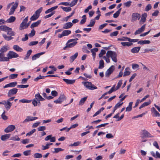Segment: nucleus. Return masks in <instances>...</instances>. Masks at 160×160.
Here are the masks:
<instances>
[{"instance_id":"obj_1","label":"nucleus","mask_w":160,"mask_h":160,"mask_svg":"<svg viewBox=\"0 0 160 160\" xmlns=\"http://www.w3.org/2000/svg\"><path fill=\"white\" fill-rule=\"evenodd\" d=\"M7 34L8 35H9V36H8L6 34H3L2 36L4 39L7 41H10L13 38L12 37V36H14L15 35V32L12 31V29L11 28H9V29H8V30L7 31Z\"/></svg>"},{"instance_id":"obj_2","label":"nucleus","mask_w":160,"mask_h":160,"mask_svg":"<svg viewBox=\"0 0 160 160\" xmlns=\"http://www.w3.org/2000/svg\"><path fill=\"white\" fill-rule=\"evenodd\" d=\"M106 56L107 57L111 58L114 62H117V54L115 52L111 50L108 51L106 53Z\"/></svg>"},{"instance_id":"obj_3","label":"nucleus","mask_w":160,"mask_h":160,"mask_svg":"<svg viewBox=\"0 0 160 160\" xmlns=\"http://www.w3.org/2000/svg\"><path fill=\"white\" fill-rule=\"evenodd\" d=\"M82 83L89 90H92L97 89V87L94 85L92 84V83L91 82H82Z\"/></svg>"},{"instance_id":"obj_4","label":"nucleus","mask_w":160,"mask_h":160,"mask_svg":"<svg viewBox=\"0 0 160 160\" xmlns=\"http://www.w3.org/2000/svg\"><path fill=\"white\" fill-rule=\"evenodd\" d=\"M154 136L152 135L148 132L145 130L142 131L140 137L142 139H144L145 138H153Z\"/></svg>"},{"instance_id":"obj_5","label":"nucleus","mask_w":160,"mask_h":160,"mask_svg":"<svg viewBox=\"0 0 160 160\" xmlns=\"http://www.w3.org/2000/svg\"><path fill=\"white\" fill-rule=\"evenodd\" d=\"M131 21L132 22L136 21L137 20H139L141 17L140 14L137 12L132 13L131 16Z\"/></svg>"},{"instance_id":"obj_6","label":"nucleus","mask_w":160,"mask_h":160,"mask_svg":"<svg viewBox=\"0 0 160 160\" xmlns=\"http://www.w3.org/2000/svg\"><path fill=\"white\" fill-rule=\"evenodd\" d=\"M7 58H8V61L10 59L18 58L19 56L16 53L12 51H9L7 54Z\"/></svg>"},{"instance_id":"obj_7","label":"nucleus","mask_w":160,"mask_h":160,"mask_svg":"<svg viewBox=\"0 0 160 160\" xmlns=\"http://www.w3.org/2000/svg\"><path fill=\"white\" fill-rule=\"evenodd\" d=\"M115 69V66L112 65L106 72L105 73V76L106 77H109L110 74L112 73Z\"/></svg>"},{"instance_id":"obj_8","label":"nucleus","mask_w":160,"mask_h":160,"mask_svg":"<svg viewBox=\"0 0 160 160\" xmlns=\"http://www.w3.org/2000/svg\"><path fill=\"white\" fill-rule=\"evenodd\" d=\"M18 3L17 2H16L12 6L11 8L10 9V11L9 13V15L13 14L15 9L17 8Z\"/></svg>"},{"instance_id":"obj_9","label":"nucleus","mask_w":160,"mask_h":160,"mask_svg":"<svg viewBox=\"0 0 160 160\" xmlns=\"http://www.w3.org/2000/svg\"><path fill=\"white\" fill-rule=\"evenodd\" d=\"M18 89L16 88H13L10 90L8 92V96L10 97L12 96L15 95L18 92Z\"/></svg>"},{"instance_id":"obj_10","label":"nucleus","mask_w":160,"mask_h":160,"mask_svg":"<svg viewBox=\"0 0 160 160\" xmlns=\"http://www.w3.org/2000/svg\"><path fill=\"white\" fill-rule=\"evenodd\" d=\"M15 129V127L14 125H10L4 129V132L6 133H8L13 131Z\"/></svg>"},{"instance_id":"obj_11","label":"nucleus","mask_w":160,"mask_h":160,"mask_svg":"<svg viewBox=\"0 0 160 160\" xmlns=\"http://www.w3.org/2000/svg\"><path fill=\"white\" fill-rule=\"evenodd\" d=\"M146 25V24H144L141 28L136 30L134 33V34L136 35L137 34H140L143 32L144 31Z\"/></svg>"},{"instance_id":"obj_12","label":"nucleus","mask_w":160,"mask_h":160,"mask_svg":"<svg viewBox=\"0 0 160 160\" xmlns=\"http://www.w3.org/2000/svg\"><path fill=\"white\" fill-rule=\"evenodd\" d=\"M147 15L146 13H144L142 15L141 18L139 22V24L140 25L143 24L146 22V18Z\"/></svg>"},{"instance_id":"obj_13","label":"nucleus","mask_w":160,"mask_h":160,"mask_svg":"<svg viewBox=\"0 0 160 160\" xmlns=\"http://www.w3.org/2000/svg\"><path fill=\"white\" fill-rule=\"evenodd\" d=\"M3 103H4V104H3L5 105V108L7 110H8L10 108L12 105V104L11 102L7 100L6 102L5 101H4L3 102Z\"/></svg>"},{"instance_id":"obj_14","label":"nucleus","mask_w":160,"mask_h":160,"mask_svg":"<svg viewBox=\"0 0 160 160\" xmlns=\"http://www.w3.org/2000/svg\"><path fill=\"white\" fill-rule=\"evenodd\" d=\"M151 111L152 113H153L152 115L153 117H160V114L156 110L155 108L152 107L151 108Z\"/></svg>"},{"instance_id":"obj_15","label":"nucleus","mask_w":160,"mask_h":160,"mask_svg":"<svg viewBox=\"0 0 160 160\" xmlns=\"http://www.w3.org/2000/svg\"><path fill=\"white\" fill-rule=\"evenodd\" d=\"M5 54L2 53H0V62L8 61V58L7 57H5Z\"/></svg>"},{"instance_id":"obj_16","label":"nucleus","mask_w":160,"mask_h":160,"mask_svg":"<svg viewBox=\"0 0 160 160\" xmlns=\"http://www.w3.org/2000/svg\"><path fill=\"white\" fill-rule=\"evenodd\" d=\"M28 17L27 16L25 18L23 21L21 23L20 26V29L21 30L23 29V27L25 26L26 23L28 21Z\"/></svg>"},{"instance_id":"obj_17","label":"nucleus","mask_w":160,"mask_h":160,"mask_svg":"<svg viewBox=\"0 0 160 160\" xmlns=\"http://www.w3.org/2000/svg\"><path fill=\"white\" fill-rule=\"evenodd\" d=\"M45 52H42L40 53H38L32 56V60L34 61L36 60L37 58H39L40 56L45 53Z\"/></svg>"},{"instance_id":"obj_18","label":"nucleus","mask_w":160,"mask_h":160,"mask_svg":"<svg viewBox=\"0 0 160 160\" xmlns=\"http://www.w3.org/2000/svg\"><path fill=\"white\" fill-rule=\"evenodd\" d=\"M17 82H12L4 86L3 88H6L8 87H14L17 85Z\"/></svg>"},{"instance_id":"obj_19","label":"nucleus","mask_w":160,"mask_h":160,"mask_svg":"<svg viewBox=\"0 0 160 160\" xmlns=\"http://www.w3.org/2000/svg\"><path fill=\"white\" fill-rule=\"evenodd\" d=\"M73 25L72 23L70 22L65 23L63 26V28L64 29H67L70 28Z\"/></svg>"},{"instance_id":"obj_20","label":"nucleus","mask_w":160,"mask_h":160,"mask_svg":"<svg viewBox=\"0 0 160 160\" xmlns=\"http://www.w3.org/2000/svg\"><path fill=\"white\" fill-rule=\"evenodd\" d=\"M11 136L10 134H7L1 136V138L2 140L3 141H6L7 139L9 138Z\"/></svg>"},{"instance_id":"obj_21","label":"nucleus","mask_w":160,"mask_h":160,"mask_svg":"<svg viewBox=\"0 0 160 160\" xmlns=\"http://www.w3.org/2000/svg\"><path fill=\"white\" fill-rule=\"evenodd\" d=\"M150 153L152 156L156 158H160V153L158 151H156V154L153 151H151Z\"/></svg>"},{"instance_id":"obj_22","label":"nucleus","mask_w":160,"mask_h":160,"mask_svg":"<svg viewBox=\"0 0 160 160\" xmlns=\"http://www.w3.org/2000/svg\"><path fill=\"white\" fill-rule=\"evenodd\" d=\"M63 80L67 84H72L74 83L75 81V80H70L63 78Z\"/></svg>"},{"instance_id":"obj_23","label":"nucleus","mask_w":160,"mask_h":160,"mask_svg":"<svg viewBox=\"0 0 160 160\" xmlns=\"http://www.w3.org/2000/svg\"><path fill=\"white\" fill-rule=\"evenodd\" d=\"M140 48V47L133 48L131 50V52L133 53H137L139 51Z\"/></svg>"},{"instance_id":"obj_24","label":"nucleus","mask_w":160,"mask_h":160,"mask_svg":"<svg viewBox=\"0 0 160 160\" xmlns=\"http://www.w3.org/2000/svg\"><path fill=\"white\" fill-rule=\"evenodd\" d=\"M41 22V20H39L37 21L36 22H35L33 23L31 25L30 28H32L34 27L38 26V25H39V24H40Z\"/></svg>"},{"instance_id":"obj_25","label":"nucleus","mask_w":160,"mask_h":160,"mask_svg":"<svg viewBox=\"0 0 160 160\" xmlns=\"http://www.w3.org/2000/svg\"><path fill=\"white\" fill-rule=\"evenodd\" d=\"M13 48L14 50L18 52H21L23 51V49L18 45H13Z\"/></svg>"},{"instance_id":"obj_26","label":"nucleus","mask_w":160,"mask_h":160,"mask_svg":"<svg viewBox=\"0 0 160 160\" xmlns=\"http://www.w3.org/2000/svg\"><path fill=\"white\" fill-rule=\"evenodd\" d=\"M98 48H95L91 49V51L92 53V55L93 59H95L96 57V52L98 51Z\"/></svg>"},{"instance_id":"obj_27","label":"nucleus","mask_w":160,"mask_h":160,"mask_svg":"<svg viewBox=\"0 0 160 160\" xmlns=\"http://www.w3.org/2000/svg\"><path fill=\"white\" fill-rule=\"evenodd\" d=\"M16 18L15 17L12 16L7 20L6 22L8 23H11L14 22Z\"/></svg>"},{"instance_id":"obj_28","label":"nucleus","mask_w":160,"mask_h":160,"mask_svg":"<svg viewBox=\"0 0 160 160\" xmlns=\"http://www.w3.org/2000/svg\"><path fill=\"white\" fill-rule=\"evenodd\" d=\"M151 43V42L149 40H141L138 42V44H149Z\"/></svg>"},{"instance_id":"obj_29","label":"nucleus","mask_w":160,"mask_h":160,"mask_svg":"<svg viewBox=\"0 0 160 160\" xmlns=\"http://www.w3.org/2000/svg\"><path fill=\"white\" fill-rule=\"evenodd\" d=\"M58 6H54V7H52L51 8H49V9H48V10H46L45 12V13L47 14L48 13L50 12H52V11L54 10H55L56 9H57L58 8Z\"/></svg>"},{"instance_id":"obj_30","label":"nucleus","mask_w":160,"mask_h":160,"mask_svg":"<svg viewBox=\"0 0 160 160\" xmlns=\"http://www.w3.org/2000/svg\"><path fill=\"white\" fill-rule=\"evenodd\" d=\"M78 55V52H76L74 55L71 56L70 57V62H72L75 59L77 58Z\"/></svg>"},{"instance_id":"obj_31","label":"nucleus","mask_w":160,"mask_h":160,"mask_svg":"<svg viewBox=\"0 0 160 160\" xmlns=\"http://www.w3.org/2000/svg\"><path fill=\"white\" fill-rule=\"evenodd\" d=\"M32 52V50L30 49L29 50L27 53V54L26 56L24 58V59L25 60L28 59L29 58V56L31 54Z\"/></svg>"},{"instance_id":"obj_32","label":"nucleus","mask_w":160,"mask_h":160,"mask_svg":"<svg viewBox=\"0 0 160 160\" xmlns=\"http://www.w3.org/2000/svg\"><path fill=\"white\" fill-rule=\"evenodd\" d=\"M8 46H4L0 49V52L1 53H4V52H6L8 50Z\"/></svg>"},{"instance_id":"obj_33","label":"nucleus","mask_w":160,"mask_h":160,"mask_svg":"<svg viewBox=\"0 0 160 160\" xmlns=\"http://www.w3.org/2000/svg\"><path fill=\"white\" fill-rule=\"evenodd\" d=\"M8 29H9V28L5 25L0 26V30L7 32Z\"/></svg>"},{"instance_id":"obj_34","label":"nucleus","mask_w":160,"mask_h":160,"mask_svg":"<svg viewBox=\"0 0 160 160\" xmlns=\"http://www.w3.org/2000/svg\"><path fill=\"white\" fill-rule=\"evenodd\" d=\"M99 69H102L104 67V63L103 60H100L99 61Z\"/></svg>"},{"instance_id":"obj_35","label":"nucleus","mask_w":160,"mask_h":160,"mask_svg":"<svg viewBox=\"0 0 160 160\" xmlns=\"http://www.w3.org/2000/svg\"><path fill=\"white\" fill-rule=\"evenodd\" d=\"M61 8L64 11L66 12H70L71 11L72 9L70 7H65L61 6Z\"/></svg>"},{"instance_id":"obj_36","label":"nucleus","mask_w":160,"mask_h":160,"mask_svg":"<svg viewBox=\"0 0 160 160\" xmlns=\"http://www.w3.org/2000/svg\"><path fill=\"white\" fill-rule=\"evenodd\" d=\"M121 44L124 46H130L132 45V43L128 42H121Z\"/></svg>"},{"instance_id":"obj_37","label":"nucleus","mask_w":160,"mask_h":160,"mask_svg":"<svg viewBox=\"0 0 160 160\" xmlns=\"http://www.w3.org/2000/svg\"><path fill=\"white\" fill-rule=\"evenodd\" d=\"M87 97H85L83 98H82L79 102V105H82L86 101Z\"/></svg>"},{"instance_id":"obj_38","label":"nucleus","mask_w":160,"mask_h":160,"mask_svg":"<svg viewBox=\"0 0 160 160\" xmlns=\"http://www.w3.org/2000/svg\"><path fill=\"white\" fill-rule=\"evenodd\" d=\"M42 8L41 7L39 9L36 10L34 14L39 17L40 13L42 12Z\"/></svg>"},{"instance_id":"obj_39","label":"nucleus","mask_w":160,"mask_h":160,"mask_svg":"<svg viewBox=\"0 0 160 160\" xmlns=\"http://www.w3.org/2000/svg\"><path fill=\"white\" fill-rule=\"evenodd\" d=\"M46 77V76H42L41 75H40L38 77L34 79V81L37 82L39 79H44Z\"/></svg>"},{"instance_id":"obj_40","label":"nucleus","mask_w":160,"mask_h":160,"mask_svg":"<svg viewBox=\"0 0 160 160\" xmlns=\"http://www.w3.org/2000/svg\"><path fill=\"white\" fill-rule=\"evenodd\" d=\"M71 32V31L69 30H64L62 32L64 36H68Z\"/></svg>"},{"instance_id":"obj_41","label":"nucleus","mask_w":160,"mask_h":160,"mask_svg":"<svg viewBox=\"0 0 160 160\" xmlns=\"http://www.w3.org/2000/svg\"><path fill=\"white\" fill-rule=\"evenodd\" d=\"M121 8H120L117 12L115 13L113 15V17L114 18H117L119 15L120 12Z\"/></svg>"},{"instance_id":"obj_42","label":"nucleus","mask_w":160,"mask_h":160,"mask_svg":"<svg viewBox=\"0 0 160 160\" xmlns=\"http://www.w3.org/2000/svg\"><path fill=\"white\" fill-rule=\"evenodd\" d=\"M61 102H63L64 100L66 99L65 96L63 94H62L60 95L58 98Z\"/></svg>"},{"instance_id":"obj_43","label":"nucleus","mask_w":160,"mask_h":160,"mask_svg":"<svg viewBox=\"0 0 160 160\" xmlns=\"http://www.w3.org/2000/svg\"><path fill=\"white\" fill-rule=\"evenodd\" d=\"M32 101V100H27L25 99H22L19 100V101L20 102L23 103H29L30 102Z\"/></svg>"},{"instance_id":"obj_44","label":"nucleus","mask_w":160,"mask_h":160,"mask_svg":"<svg viewBox=\"0 0 160 160\" xmlns=\"http://www.w3.org/2000/svg\"><path fill=\"white\" fill-rule=\"evenodd\" d=\"M95 22L94 19H92L90 20V24L87 25V27H92L94 26Z\"/></svg>"},{"instance_id":"obj_45","label":"nucleus","mask_w":160,"mask_h":160,"mask_svg":"<svg viewBox=\"0 0 160 160\" xmlns=\"http://www.w3.org/2000/svg\"><path fill=\"white\" fill-rule=\"evenodd\" d=\"M39 17L34 13L30 18L31 21H34L37 20Z\"/></svg>"},{"instance_id":"obj_46","label":"nucleus","mask_w":160,"mask_h":160,"mask_svg":"<svg viewBox=\"0 0 160 160\" xmlns=\"http://www.w3.org/2000/svg\"><path fill=\"white\" fill-rule=\"evenodd\" d=\"M54 149V151L53 152V153H57L59 152L60 151H62L63 150V149L61 148H55Z\"/></svg>"},{"instance_id":"obj_47","label":"nucleus","mask_w":160,"mask_h":160,"mask_svg":"<svg viewBox=\"0 0 160 160\" xmlns=\"http://www.w3.org/2000/svg\"><path fill=\"white\" fill-rule=\"evenodd\" d=\"M10 140L14 141H19L20 140V138L18 137V136L16 135L14 137H11L10 138Z\"/></svg>"},{"instance_id":"obj_48","label":"nucleus","mask_w":160,"mask_h":160,"mask_svg":"<svg viewBox=\"0 0 160 160\" xmlns=\"http://www.w3.org/2000/svg\"><path fill=\"white\" fill-rule=\"evenodd\" d=\"M18 76V74H13L10 75L9 76V78L10 79H13L16 78Z\"/></svg>"},{"instance_id":"obj_49","label":"nucleus","mask_w":160,"mask_h":160,"mask_svg":"<svg viewBox=\"0 0 160 160\" xmlns=\"http://www.w3.org/2000/svg\"><path fill=\"white\" fill-rule=\"evenodd\" d=\"M28 85H19L17 86L18 88H26L28 87Z\"/></svg>"},{"instance_id":"obj_50","label":"nucleus","mask_w":160,"mask_h":160,"mask_svg":"<svg viewBox=\"0 0 160 160\" xmlns=\"http://www.w3.org/2000/svg\"><path fill=\"white\" fill-rule=\"evenodd\" d=\"M34 157L35 158H40L42 157V155L40 153H35L34 154Z\"/></svg>"},{"instance_id":"obj_51","label":"nucleus","mask_w":160,"mask_h":160,"mask_svg":"<svg viewBox=\"0 0 160 160\" xmlns=\"http://www.w3.org/2000/svg\"><path fill=\"white\" fill-rule=\"evenodd\" d=\"M122 84V80H119L118 81V83L116 87V88H115L116 90L120 88V87L121 86Z\"/></svg>"},{"instance_id":"obj_52","label":"nucleus","mask_w":160,"mask_h":160,"mask_svg":"<svg viewBox=\"0 0 160 160\" xmlns=\"http://www.w3.org/2000/svg\"><path fill=\"white\" fill-rule=\"evenodd\" d=\"M78 0H72L71 2L69 4V6L71 7L74 6L76 4Z\"/></svg>"},{"instance_id":"obj_53","label":"nucleus","mask_w":160,"mask_h":160,"mask_svg":"<svg viewBox=\"0 0 160 160\" xmlns=\"http://www.w3.org/2000/svg\"><path fill=\"white\" fill-rule=\"evenodd\" d=\"M78 43L77 41L72 42L71 43L68 44L69 48L73 47L75 46Z\"/></svg>"},{"instance_id":"obj_54","label":"nucleus","mask_w":160,"mask_h":160,"mask_svg":"<svg viewBox=\"0 0 160 160\" xmlns=\"http://www.w3.org/2000/svg\"><path fill=\"white\" fill-rule=\"evenodd\" d=\"M132 3V1H129L126 2H125L124 3V5L127 7H129Z\"/></svg>"},{"instance_id":"obj_55","label":"nucleus","mask_w":160,"mask_h":160,"mask_svg":"<svg viewBox=\"0 0 160 160\" xmlns=\"http://www.w3.org/2000/svg\"><path fill=\"white\" fill-rule=\"evenodd\" d=\"M81 143L80 142H74L73 144H71L69 145V146H77L79 145Z\"/></svg>"},{"instance_id":"obj_56","label":"nucleus","mask_w":160,"mask_h":160,"mask_svg":"<svg viewBox=\"0 0 160 160\" xmlns=\"http://www.w3.org/2000/svg\"><path fill=\"white\" fill-rule=\"evenodd\" d=\"M35 99L36 100H40V98L42 96L40 95L39 93L35 94Z\"/></svg>"},{"instance_id":"obj_57","label":"nucleus","mask_w":160,"mask_h":160,"mask_svg":"<svg viewBox=\"0 0 160 160\" xmlns=\"http://www.w3.org/2000/svg\"><path fill=\"white\" fill-rule=\"evenodd\" d=\"M127 38H128L127 37H122V38H118V41H125L128 40V39Z\"/></svg>"},{"instance_id":"obj_58","label":"nucleus","mask_w":160,"mask_h":160,"mask_svg":"<svg viewBox=\"0 0 160 160\" xmlns=\"http://www.w3.org/2000/svg\"><path fill=\"white\" fill-rule=\"evenodd\" d=\"M74 11H73L71 14L70 15H69V16H67L65 18V20H64L66 21V22H67L68 21L69 18L70 17H71L73 15V14H74Z\"/></svg>"},{"instance_id":"obj_59","label":"nucleus","mask_w":160,"mask_h":160,"mask_svg":"<svg viewBox=\"0 0 160 160\" xmlns=\"http://www.w3.org/2000/svg\"><path fill=\"white\" fill-rule=\"evenodd\" d=\"M38 130L39 131H43L46 130L45 126H40L38 128Z\"/></svg>"},{"instance_id":"obj_60","label":"nucleus","mask_w":160,"mask_h":160,"mask_svg":"<svg viewBox=\"0 0 160 160\" xmlns=\"http://www.w3.org/2000/svg\"><path fill=\"white\" fill-rule=\"evenodd\" d=\"M116 89L115 88V85H114L110 89V90L108 92V93L111 94L113 92L116 91Z\"/></svg>"},{"instance_id":"obj_61","label":"nucleus","mask_w":160,"mask_h":160,"mask_svg":"<svg viewBox=\"0 0 160 160\" xmlns=\"http://www.w3.org/2000/svg\"><path fill=\"white\" fill-rule=\"evenodd\" d=\"M36 131V129H32V130L31 131L29 132L28 133L26 134V136H30L33 134Z\"/></svg>"},{"instance_id":"obj_62","label":"nucleus","mask_w":160,"mask_h":160,"mask_svg":"<svg viewBox=\"0 0 160 160\" xmlns=\"http://www.w3.org/2000/svg\"><path fill=\"white\" fill-rule=\"evenodd\" d=\"M51 94L53 97H56L58 95V93L56 91L53 90L51 92Z\"/></svg>"},{"instance_id":"obj_63","label":"nucleus","mask_w":160,"mask_h":160,"mask_svg":"<svg viewBox=\"0 0 160 160\" xmlns=\"http://www.w3.org/2000/svg\"><path fill=\"white\" fill-rule=\"evenodd\" d=\"M123 103V102H122L120 103L119 102L114 107L115 108V110H116L117 108H119Z\"/></svg>"},{"instance_id":"obj_64","label":"nucleus","mask_w":160,"mask_h":160,"mask_svg":"<svg viewBox=\"0 0 160 160\" xmlns=\"http://www.w3.org/2000/svg\"><path fill=\"white\" fill-rule=\"evenodd\" d=\"M30 152L31 151L30 150L25 151L23 152V154L25 156L29 155L30 154Z\"/></svg>"}]
</instances>
